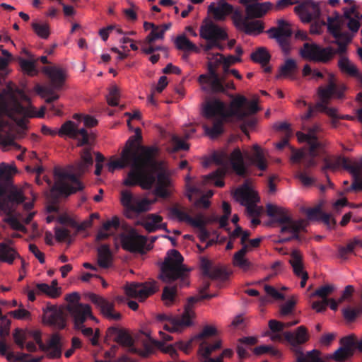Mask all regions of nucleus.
I'll return each instance as SVG.
<instances>
[{
	"instance_id": "nucleus-1",
	"label": "nucleus",
	"mask_w": 362,
	"mask_h": 362,
	"mask_svg": "<svg viewBox=\"0 0 362 362\" xmlns=\"http://www.w3.org/2000/svg\"><path fill=\"white\" fill-rule=\"evenodd\" d=\"M257 100L247 101L243 95H238L232 100L229 109L226 110V105L218 99L207 101L203 106L202 115L206 119L218 116L217 119H228L234 117L238 121L242 122L240 128L247 134V128H252L256 123L254 118H247L259 111Z\"/></svg>"
},
{
	"instance_id": "nucleus-2",
	"label": "nucleus",
	"mask_w": 362,
	"mask_h": 362,
	"mask_svg": "<svg viewBox=\"0 0 362 362\" xmlns=\"http://www.w3.org/2000/svg\"><path fill=\"white\" fill-rule=\"evenodd\" d=\"M93 163V158L90 148H84L80 160L74 165L66 168H55L54 175L55 182L50 189L51 197L57 200L60 195L68 197L81 191L84 188L83 184L78 179V177L86 173Z\"/></svg>"
},
{
	"instance_id": "nucleus-3",
	"label": "nucleus",
	"mask_w": 362,
	"mask_h": 362,
	"mask_svg": "<svg viewBox=\"0 0 362 362\" xmlns=\"http://www.w3.org/2000/svg\"><path fill=\"white\" fill-rule=\"evenodd\" d=\"M254 152L249 153H245L243 155L239 148H235L228 156L226 153H221L216 156L214 160L217 164L223 165L211 173L203 177V184H208L216 179L223 177L227 171L228 163L231 165L232 169L239 176H244L247 173V166L244 158L247 160L250 165L256 166L260 170H265L267 168V163L264 158L262 149L259 145L255 144L252 146Z\"/></svg>"
},
{
	"instance_id": "nucleus-4",
	"label": "nucleus",
	"mask_w": 362,
	"mask_h": 362,
	"mask_svg": "<svg viewBox=\"0 0 362 362\" xmlns=\"http://www.w3.org/2000/svg\"><path fill=\"white\" fill-rule=\"evenodd\" d=\"M184 258L177 250H170L160 265L159 279L166 284L175 281V286H168L163 288L162 300L167 306H170L175 300L177 287L182 288L189 285L188 276L189 269L183 264Z\"/></svg>"
},
{
	"instance_id": "nucleus-5",
	"label": "nucleus",
	"mask_w": 362,
	"mask_h": 362,
	"mask_svg": "<svg viewBox=\"0 0 362 362\" xmlns=\"http://www.w3.org/2000/svg\"><path fill=\"white\" fill-rule=\"evenodd\" d=\"M16 94L21 98H25L23 90L16 87L13 83L8 82L0 93V117L6 115L15 121L18 127L24 128L27 119L34 115L19 103Z\"/></svg>"
},
{
	"instance_id": "nucleus-6",
	"label": "nucleus",
	"mask_w": 362,
	"mask_h": 362,
	"mask_svg": "<svg viewBox=\"0 0 362 362\" xmlns=\"http://www.w3.org/2000/svg\"><path fill=\"white\" fill-rule=\"evenodd\" d=\"M137 161L131 159H124L122 152L119 159L110 161L107 164L108 170L113 173L116 169H122L129 166L131 170L124 180L123 184L126 186L139 185L144 189H150L156 182L154 173L141 165Z\"/></svg>"
},
{
	"instance_id": "nucleus-7",
	"label": "nucleus",
	"mask_w": 362,
	"mask_h": 362,
	"mask_svg": "<svg viewBox=\"0 0 362 362\" xmlns=\"http://www.w3.org/2000/svg\"><path fill=\"white\" fill-rule=\"evenodd\" d=\"M142 136L139 128L135 129V134L129 138L122 150V157L137 161L154 173L157 167L156 160L158 149L155 146H146L139 144Z\"/></svg>"
},
{
	"instance_id": "nucleus-8",
	"label": "nucleus",
	"mask_w": 362,
	"mask_h": 362,
	"mask_svg": "<svg viewBox=\"0 0 362 362\" xmlns=\"http://www.w3.org/2000/svg\"><path fill=\"white\" fill-rule=\"evenodd\" d=\"M208 73L202 74L198 81L202 84V89L206 92L214 93H226L227 90H234L235 86L233 81L224 83V76H219L216 69L224 62V56L220 53L208 54Z\"/></svg>"
},
{
	"instance_id": "nucleus-9",
	"label": "nucleus",
	"mask_w": 362,
	"mask_h": 362,
	"mask_svg": "<svg viewBox=\"0 0 362 362\" xmlns=\"http://www.w3.org/2000/svg\"><path fill=\"white\" fill-rule=\"evenodd\" d=\"M325 165L322 167L321 170L325 174L327 179L329 187H333V183L330 181L329 176L326 173L327 170L336 171L340 168L347 170L354 177V181L349 188V191H362V158L358 161L351 163L349 158L337 156L323 159Z\"/></svg>"
},
{
	"instance_id": "nucleus-10",
	"label": "nucleus",
	"mask_w": 362,
	"mask_h": 362,
	"mask_svg": "<svg viewBox=\"0 0 362 362\" xmlns=\"http://www.w3.org/2000/svg\"><path fill=\"white\" fill-rule=\"evenodd\" d=\"M326 81L327 85L321 86L317 89V95L320 101L314 107V110L316 109L325 113L327 110V104L329 100L332 98H343L347 88L346 84L339 82L336 76L332 73H328Z\"/></svg>"
},
{
	"instance_id": "nucleus-11",
	"label": "nucleus",
	"mask_w": 362,
	"mask_h": 362,
	"mask_svg": "<svg viewBox=\"0 0 362 362\" xmlns=\"http://www.w3.org/2000/svg\"><path fill=\"white\" fill-rule=\"evenodd\" d=\"M140 340L142 341L144 349L132 348L131 353L136 354L146 358L154 353L155 347H157L162 352L169 354L173 359H175L178 357V353L177 350L175 349L173 345H165L162 341H151L148 338V336L144 334L141 337Z\"/></svg>"
},
{
	"instance_id": "nucleus-12",
	"label": "nucleus",
	"mask_w": 362,
	"mask_h": 362,
	"mask_svg": "<svg viewBox=\"0 0 362 362\" xmlns=\"http://www.w3.org/2000/svg\"><path fill=\"white\" fill-rule=\"evenodd\" d=\"M121 203L125 208V215L128 218L132 217V213H142L150 209L153 203L148 199L135 197L128 190H123L121 193Z\"/></svg>"
},
{
	"instance_id": "nucleus-13",
	"label": "nucleus",
	"mask_w": 362,
	"mask_h": 362,
	"mask_svg": "<svg viewBox=\"0 0 362 362\" xmlns=\"http://www.w3.org/2000/svg\"><path fill=\"white\" fill-rule=\"evenodd\" d=\"M58 135L61 137L68 136L69 138L78 140V146L88 144L93 136L88 133L84 128H78V125L73 121L68 120L64 122L58 129Z\"/></svg>"
},
{
	"instance_id": "nucleus-14",
	"label": "nucleus",
	"mask_w": 362,
	"mask_h": 362,
	"mask_svg": "<svg viewBox=\"0 0 362 362\" xmlns=\"http://www.w3.org/2000/svg\"><path fill=\"white\" fill-rule=\"evenodd\" d=\"M252 18L243 16L239 9H236L232 16L233 23L238 30L247 35H257L263 32L264 24L259 20L248 21L249 19Z\"/></svg>"
},
{
	"instance_id": "nucleus-15",
	"label": "nucleus",
	"mask_w": 362,
	"mask_h": 362,
	"mask_svg": "<svg viewBox=\"0 0 362 362\" xmlns=\"http://www.w3.org/2000/svg\"><path fill=\"white\" fill-rule=\"evenodd\" d=\"M331 47H321L315 43H305L300 50V56L310 61L326 63L332 59Z\"/></svg>"
},
{
	"instance_id": "nucleus-16",
	"label": "nucleus",
	"mask_w": 362,
	"mask_h": 362,
	"mask_svg": "<svg viewBox=\"0 0 362 362\" xmlns=\"http://www.w3.org/2000/svg\"><path fill=\"white\" fill-rule=\"evenodd\" d=\"M120 241L124 250L130 252L144 253L147 239L139 235L135 229H131L127 233L120 235Z\"/></svg>"
},
{
	"instance_id": "nucleus-17",
	"label": "nucleus",
	"mask_w": 362,
	"mask_h": 362,
	"mask_svg": "<svg viewBox=\"0 0 362 362\" xmlns=\"http://www.w3.org/2000/svg\"><path fill=\"white\" fill-rule=\"evenodd\" d=\"M88 296V299L95 305L104 317L114 321H119L122 319V315L119 312L115 310L113 302L93 293H89Z\"/></svg>"
},
{
	"instance_id": "nucleus-18",
	"label": "nucleus",
	"mask_w": 362,
	"mask_h": 362,
	"mask_svg": "<svg viewBox=\"0 0 362 362\" xmlns=\"http://www.w3.org/2000/svg\"><path fill=\"white\" fill-rule=\"evenodd\" d=\"M144 333L136 334L132 336L127 330L119 329L116 327H110L107 330V336L112 337L113 340L119 345L128 348L131 353V349L135 348L134 344L139 341Z\"/></svg>"
},
{
	"instance_id": "nucleus-19",
	"label": "nucleus",
	"mask_w": 362,
	"mask_h": 362,
	"mask_svg": "<svg viewBox=\"0 0 362 362\" xmlns=\"http://www.w3.org/2000/svg\"><path fill=\"white\" fill-rule=\"evenodd\" d=\"M294 11L304 23L318 19L321 15L319 3L313 0L303 1L294 8Z\"/></svg>"
},
{
	"instance_id": "nucleus-20",
	"label": "nucleus",
	"mask_w": 362,
	"mask_h": 362,
	"mask_svg": "<svg viewBox=\"0 0 362 362\" xmlns=\"http://www.w3.org/2000/svg\"><path fill=\"white\" fill-rule=\"evenodd\" d=\"M125 293L131 298L143 300L157 291L155 283H132L124 288Z\"/></svg>"
},
{
	"instance_id": "nucleus-21",
	"label": "nucleus",
	"mask_w": 362,
	"mask_h": 362,
	"mask_svg": "<svg viewBox=\"0 0 362 362\" xmlns=\"http://www.w3.org/2000/svg\"><path fill=\"white\" fill-rule=\"evenodd\" d=\"M307 133L297 132L296 136L300 142H307L310 146V153L313 156H317V150L323 148V144L317 140V133L321 131L319 124H315L307 129Z\"/></svg>"
},
{
	"instance_id": "nucleus-22",
	"label": "nucleus",
	"mask_w": 362,
	"mask_h": 362,
	"mask_svg": "<svg viewBox=\"0 0 362 362\" xmlns=\"http://www.w3.org/2000/svg\"><path fill=\"white\" fill-rule=\"evenodd\" d=\"M73 313L76 315H78L79 310L73 308ZM90 317L89 315H76V318H74V327L76 329L81 332L82 334L88 339L93 346H97L98 344V338L100 337V330L96 329L95 332L90 327H86L83 323L86 319Z\"/></svg>"
},
{
	"instance_id": "nucleus-23",
	"label": "nucleus",
	"mask_w": 362,
	"mask_h": 362,
	"mask_svg": "<svg viewBox=\"0 0 362 362\" xmlns=\"http://www.w3.org/2000/svg\"><path fill=\"white\" fill-rule=\"evenodd\" d=\"M274 218V222L282 225L280 228L281 233H286L289 229L296 230L299 228H303V224L308 223L303 218L293 220L288 214V211L283 207L281 209L280 214H276Z\"/></svg>"
},
{
	"instance_id": "nucleus-24",
	"label": "nucleus",
	"mask_w": 362,
	"mask_h": 362,
	"mask_svg": "<svg viewBox=\"0 0 362 362\" xmlns=\"http://www.w3.org/2000/svg\"><path fill=\"white\" fill-rule=\"evenodd\" d=\"M24 201L25 197L21 191H11L6 197L0 198V211L11 215L16 211V206Z\"/></svg>"
},
{
	"instance_id": "nucleus-25",
	"label": "nucleus",
	"mask_w": 362,
	"mask_h": 362,
	"mask_svg": "<svg viewBox=\"0 0 362 362\" xmlns=\"http://www.w3.org/2000/svg\"><path fill=\"white\" fill-rule=\"evenodd\" d=\"M66 300L68 301L66 309L74 318L76 317V315L73 313V308L79 310L78 316L82 315H89L90 318L96 320V318L92 315L91 308L88 304H83L79 303L80 296L77 292H73L66 296Z\"/></svg>"
},
{
	"instance_id": "nucleus-26",
	"label": "nucleus",
	"mask_w": 362,
	"mask_h": 362,
	"mask_svg": "<svg viewBox=\"0 0 362 362\" xmlns=\"http://www.w3.org/2000/svg\"><path fill=\"white\" fill-rule=\"evenodd\" d=\"M44 321L45 323L59 329L66 327L64 311L55 305L49 306L45 310Z\"/></svg>"
},
{
	"instance_id": "nucleus-27",
	"label": "nucleus",
	"mask_w": 362,
	"mask_h": 362,
	"mask_svg": "<svg viewBox=\"0 0 362 362\" xmlns=\"http://www.w3.org/2000/svg\"><path fill=\"white\" fill-rule=\"evenodd\" d=\"M235 11L233 6L225 0H219L217 3L212 2L208 7V12L217 21H224L229 14L233 16Z\"/></svg>"
},
{
	"instance_id": "nucleus-28",
	"label": "nucleus",
	"mask_w": 362,
	"mask_h": 362,
	"mask_svg": "<svg viewBox=\"0 0 362 362\" xmlns=\"http://www.w3.org/2000/svg\"><path fill=\"white\" fill-rule=\"evenodd\" d=\"M269 37L276 40L285 54L290 51L288 39L292 35L291 30L288 28H271L267 30Z\"/></svg>"
},
{
	"instance_id": "nucleus-29",
	"label": "nucleus",
	"mask_w": 362,
	"mask_h": 362,
	"mask_svg": "<svg viewBox=\"0 0 362 362\" xmlns=\"http://www.w3.org/2000/svg\"><path fill=\"white\" fill-rule=\"evenodd\" d=\"M200 37L205 40H221L228 37L227 33L212 21L206 23L200 28Z\"/></svg>"
},
{
	"instance_id": "nucleus-30",
	"label": "nucleus",
	"mask_w": 362,
	"mask_h": 362,
	"mask_svg": "<svg viewBox=\"0 0 362 362\" xmlns=\"http://www.w3.org/2000/svg\"><path fill=\"white\" fill-rule=\"evenodd\" d=\"M284 337L293 346L292 350L296 354L295 349L300 348L302 350L299 345L308 340V330L305 327L300 326L293 332H284Z\"/></svg>"
},
{
	"instance_id": "nucleus-31",
	"label": "nucleus",
	"mask_w": 362,
	"mask_h": 362,
	"mask_svg": "<svg viewBox=\"0 0 362 362\" xmlns=\"http://www.w3.org/2000/svg\"><path fill=\"white\" fill-rule=\"evenodd\" d=\"M42 71L48 76L52 86L59 90L63 86L65 78L66 71L64 69L57 66H45Z\"/></svg>"
},
{
	"instance_id": "nucleus-32",
	"label": "nucleus",
	"mask_w": 362,
	"mask_h": 362,
	"mask_svg": "<svg viewBox=\"0 0 362 362\" xmlns=\"http://www.w3.org/2000/svg\"><path fill=\"white\" fill-rule=\"evenodd\" d=\"M234 196L236 200L243 206H247L259 202V198L255 192L247 185L242 188L237 189L235 192Z\"/></svg>"
},
{
	"instance_id": "nucleus-33",
	"label": "nucleus",
	"mask_w": 362,
	"mask_h": 362,
	"mask_svg": "<svg viewBox=\"0 0 362 362\" xmlns=\"http://www.w3.org/2000/svg\"><path fill=\"white\" fill-rule=\"evenodd\" d=\"M42 351H46L47 356L50 358H57L62 356L61 337L58 333L51 336L50 339L45 344V349Z\"/></svg>"
},
{
	"instance_id": "nucleus-34",
	"label": "nucleus",
	"mask_w": 362,
	"mask_h": 362,
	"mask_svg": "<svg viewBox=\"0 0 362 362\" xmlns=\"http://www.w3.org/2000/svg\"><path fill=\"white\" fill-rule=\"evenodd\" d=\"M170 177L165 172H160L157 175V185L153 194L159 197L166 198L169 196L167 187L170 185Z\"/></svg>"
},
{
	"instance_id": "nucleus-35",
	"label": "nucleus",
	"mask_w": 362,
	"mask_h": 362,
	"mask_svg": "<svg viewBox=\"0 0 362 362\" xmlns=\"http://www.w3.org/2000/svg\"><path fill=\"white\" fill-rule=\"evenodd\" d=\"M112 262V255L107 245H102L98 248V264L103 269L109 268Z\"/></svg>"
},
{
	"instance_id": "nucleus-36",
	"label": "nucleus",
	"mask_w": 362,
	"mask_h": 362,
	"mask_svg": "<svg viewBox=\"0 0 362 362\" xmlns=\"http://www.w3.org/2000/svg\"><path fill=\"white\" fill-rule=\"evenodd\" d=\"M338 67L342 73L351 77L354 78L355 76H358V69L357 66L344 55L341 56L339 58L338 61Z\"/></svg>"
},
{
	"instance_id": "nucleus-37",
	"label": "nucleus",
	"mask_w": 362,
	"mask_h": 362,
	"mask_svg": "<svg viewBox=\"0 0 362 362\" xmlns=\"http://www.w3.org/2000/svg\"><path fill=\"white\" fill-rule=\"evenodd\" d=\"M16 258H21L19 254L8 244L0 243V261L11 264Z\"/></svg>"
},
{
	"instance_id": "nucleus-38",
	"label": "nucleus",
	"mask_w": 362,
	"mask_h": 362,
	"mask_svg": "<svg viewBox=\"0 0 362 362\" xmlns=\"http://www.w3.org/2000/svg\"><path fill=\"white\" fill-rule=\"evenodd\" d=\"M289 263L292 266L293 273L297 276H303L306 272L303 269V256L299 250H294L292 251Z\"/></svg>"
},
{
	"instance_id": "nucleus-39",
	"label": "nucleus",
	"mask_w": 362,
	"mask_h": 362,
	"mask_svg": "<svg viewBox=\"0 0 362 362\" xmlns=\"http://www.w3.org/2000/svg\"><path fill=\"white\" fill-rule=\"evenodd\" d=\"M162 221L163 218L160 216L151 214L146 216L141 225L148 233H153L160 229V223Z\"/></svg>"
},
{
	"instance_id": "nucleus-40",
	"label": "nucleus",
	"mask_w": 362,
	"mask_h": 362,
	"mask_svg": "<svg viewBox=\"0 0 362 362\" xmlns=\"http://www.w3.org/2000/svg\"><path fill=\"white\" fill-rule=\"evenodd\" d=\"M227 119H215L214 121L213 127H209L206 125H204L206 135L214 139L218 137L223 132V123Z\"/></svg>"
},
{
	"instance_id": "nucleus-41",
	"label": "nucleus",
	"mask_w": 362,
	"mask_h": 362,
	"mask_svg": "<svg viewBox=\"0 0 362 362\" xmlns=\"http://www.w3.org/2000/svg\"><path fill=\"white\" fill-rule=\"evenodd\" d=\"M250 58L254 62L259 63L264 66L269 63L271 55L265 47H260L251 54Z\"/></svg>"
},
{
	"instance_id": "nucleus-42",
	"label": "nucleus",
	"mask_w": 362,
	"mask_h": 362,
	"mask_svg": "<svg viewBox=\"0 0 362 362\" xmlns=\"http://www.w3.org/2000/svg\"><path fill=\"white\" fill-rule=\"evenodd\" d=\"M202 300L201 296H192L188 298L187 304L185 305V310L182 315L184 316V318H186V321L184 322L185 324L192 325V318L194 316V312L193 310V305L197 302Z\"/></svg>"
},
{
	"instance_id": "nucleus-43",
	"label": "nucleus",
	"mask_w": 362,
	"mask_h": 362,
	"mask_svg": "<svg viewBox=\"0 0 362 362\" xmlns=\"http://www.w3.org/2000/svg\"><path fill=\"white\" fill-rule=\"evenodd\" d=\"M37 294H45L49 298H57L62 293V288H51L49 284L40 283L36 284Z\"/></svg>"
},
{
	"instance_id": "nucleus-44",
	"label": "nucleus",
	"mask_w": 362,
	"mask_h": 362,
	"mask_svg": "<svg viewBox=\"0 0 362 362\" xmlns=\"http://www.w3.org/2000/svg\"><path fill=\"white\" fill-rule=\"evenodd\" d=\"M298 69L296 62L293 59H287L279 67V73L276 78L287 77L294 73Z\"/></svg>"
},
{
	"instance_id": "nucleus-45",
	"label": "nucleus",
	"mask_w": 362,
	"mask_h": 362,
	"mask_svg": "<svg viewBox=\"0 0 362 362\" xmlns=\"http://www.w3.org/2000/svg\"><path fill=\"white\" fill-rule=\"evenodd\" d=\"M329 33L336 39L340 40L344 43L349 44L351 42L354 35L350 32L338 30V27L330 25L329 28Z\"/></svg>"
},
{
	"instance_id": "nucleus-46",
	"label": "nucleus",
	"mask_w": 362,
	"mask_h": 362,
	"mask_svg": "<svg viewBox=\"0 0 362 362\" xmlns=\"http://www.w3.org/2000/svg\"><path fill=\"white\" fill-rule=\"evenodd\" d=\"M186 321V318H184L183 315L177 316L176 317L170 319V325H165L163 326L164 329L170 332H180V328L182 327H188L191 325L185 324L184 322Z\"/></svg>"
},
{
	"instance_id": "nucleus-47",
	"label": "nucleus",
	"mask_w": 362,
	"mask_h": 362,
	"mask_svg": "<svg viewBox=\"0 0 362 362\" xmlns=\"http://www.w3.org/2000/svg\"><path fill=\"white\" fill-rule=\"evenodd\" d=\"M206 342L203 341L199 346V354L202 356V357L204 359H207L210 358V355L211 353L221 348V341H216L214 344L206 346Z\"/></svg>"
},
{
	"instance_id": "nucleus-48",
	"label": "nucleus",
	"mask_w": 362,
	"mask_h": 362,
	"mask_svg": "<svg viewBox=\"0 0 362 362\" xmlns=\"http://www.w3.org/2000/svg\"><path fill=\"white\" fill-rule=\"evenodd\" d=\"M16 173L14 166L9 165L5 163H0V180L9 183L13 175Z\"/></svg>"
},
{
	"instance_id": "nucleus-49",
	"label": "nucleus",
	"mask_w": 362,
	"mask_h": 362,
	"mask_svg": "<svg viewBox=\"0 0 362 362\" xmlns=\"http://www.w3.org/2000/svg\"><path fill=\"white\" fill-rule=\"evenodd\" d=\"M358 341H356L355 336L351 334L346 337H344L340 339V344H341V348L346 350L352 355L354 354L355 349H358Z\"/></svg>"
},
{
	"instance_id": "nucleus-50",
	"label": "nucleus",
	"mask_w": 362,
	"mask_h": 362,
	"mask_svg": "<svg viewBox=\"0 0 362 362\" xmlns=\"http://www.w3.org/2000/svg\"><path fill=\"white\" fill-rule=\"evenodd\" d=\"M175 43L178 49L184 51L195 50L196 46L185 35H178Z\"/></svg>"
},
{
	"instance_id": "nucleus-51",
	"label": "nucleus",
	"mask_w": 362,
	"mask_h": 362,
	"mask_svg": "<svg viewBox=\"0 0 362 362\" xmlns=\"http://www.w3.org/2000/svg\"><path fill=\"white\" fill-rule=\"evenodd\" d=\"M120 98V90L116 85H112L109 88V93L106 95L107 103L110 106H117Z\"/></svg>"
},
{
	"instance_id": "nucleus-52",
	"label": "nucleus",
	"mask_w": 362,
	"mask_h": 362,
	"mask_svg": "<svg viewBox=\"0 0 362 362\" xmlns=\"http://www.w3.org/2000/svg\"><path fill=\"white\" fill-rule=\"evenodd\" d=\"M32 28L38 37L42 39H47L49 37L50 30L47 23H33Z\"/></svg>"
},
{
	"instance_id": "nucleus-53",
	"label": "nucleus",
	"mask_w": 362,
	"mask_h": 362,
	"mask_svg": "<svg viewBox=\"0 0 362 362\" xmlns=\"http://www.w3.org/2000/svg\"><path fill=\"white\" fill-rule=\"evenodd\" d=\"M169 216L171 218H177L179 221L187 223L190 216L185 210L178 206H173L169 209Z\"/></svg>"
},
{
	"instance_id": "nucleus-54",
	"label": "nucleus",
	"mask_w": 362,
	"mask_h": 362,
	"mask_svg": "<svg viewBox=\"0 0 362 362\" xmlns=\"http://www.w3.org/2000/svg\"><path fill=\"white\" fill-rule=\"evenodd\" d=\"M336 290V286L334 284L324 285L315 291L311 294L312 297L318 296L322 298V300L327 298V297L332 294Z\"/></svg>"
},
{
	"instance_id": "nucleus-55",
	"label": "nucleus",
	"mask_w": 362,
	"mask_h": 362,
	"mask_svg": "<svg viewBox=\"0 0 362 362\" xmlns=\"http://www.w3.org/2000/svg\"><path fill=\"white\" fill-rule=\"evenodd\" d=\"M164 35L160 32L159 25H157L152 29L149 34L146 37L143 44H153L156 40H163Z\"/></svg>"
},
{
	"instance_id": "nucleus-56",
	"label": "nucleus",
	"mask_w": 362,
	"mask_h": 362,
	"mask_svg": "<svg viewBox=\"0 0 362 362\" xmlns=\"http://www.w3.org/2000/svg\"><path fill=\"white\" fill-rule=\"evenodd\" d=\"M207 276L211 279L225 281L228 279V273L223 267H216L212 268Z\"/></svg>"
},
{
	"instance_id": "nucleus-57",
	"label": "nucleus",
	"mask_w": 362,
	"mask_h": 362,
	"mask_svg": "<svg viewBox=\"0 0 362 362\" xmlns=\"http://www.w3.org/2000/svg\"><path fill=\"white\" fill-rule=\"evenodd\" d=\"M233 263L235 267H239L243 271L248 270L251 267L250 262L245 258V256L235 255H233Z\"/></svg>"
},
{
	"instance_id": "nucleus-58",
	"label": "nucleus",
	"mask_w": 362,
	"mask_h": 362,
	"mask_svg": "<svg viewBox=\"0 0 362 362\" xmlns=\"http://www.w3.org/2000/svg\"><path fill=\"white\" fill-rule=\"evenodd\" d=\"M303 211L306 214L308 221H320L321 220V216L323 214L320 205L313 208L304 209Z\"/></svg>"
},
{
	"instance_id": "nucleus-59",
	"label": "nucleus",
	"mask_w": 362,
	"mask_h": 362,
	"mask_svg": "<svg viewBox=\"0 0 362 362\" xmlns=\"http://www.w3.org/2000/svg\"><path fill=\"white\" fill-rule=\"evenodd\" d=\"M346 24L345 18H344L341 16H339L338 13H334V16H328L327 18V29L330 25L337 26L338 30L341 31L343 25Z\"/></svg>"
},
{
	"instance_id": "nucleus-60",
	"label": "nucleus",
	"mask_w": 362,
	"mask_h": 362,
	"mask_svg": "<svg viewBox=\"0 0 362 362\" xmlns=\"http://www.w3.org/2000/svg\"><path fill=\"white\" fill-rule=\"evenodd\" d=\"M360 19L361 18L357 17L345 19L346 27L348 28L349 32L354 35L358 33L361 27V23L359 21Z\"/></svg>"
},
{
	"instance_id": "nucleus-61",
	"label": "nucleus",
	"mask_w": 362,
	"mask_h": 362,
	"mask_svg": "<svg viewBox=\"0 0 362 362\" xmlns=\"http://www.w3.org/2000/svg\"><path fill=\"white\" fill-rule=\"evenodd\" d=\"M187 223L199 229L205 227L207 224L206 218L202 214H198L194 218L189 217Z\"/></svg>"
},
{
	"instance_id": "nucleus-62",
	"label": "nucleus",
	"mask_w": 362,
	"mask_h": 362,
	"mask_svg": "<svg viewBox=\"0 0 362 362\" xmlns=\"http://www.w3.org/2000/svg\"><path fill=\"white\" fill-rule=\"evenodd\" d=\"M296 304V301L294 298V296H292L291 299L286 301L284 304H283L280 308V314L282 316L288 315L292 313L295 305Z\"/></svg>"
},
{
	"instance_id": "nucleus-63",
	"label": "nucleus",
	"mask_w": 362,
	"mask_h": 362,
	"mask_svg": "<svg viewBox=\"0 0 362 362\" xmlns=\"http://www.w3.org/2000/svg\"><path fill=\"white\" fill-rule=\"evenodd\" d=\"M20 65L28 74L33 76L37 74L35 62L27 59H21Z\"/></svg>"
},
{
	"instance_id": "nucleus-64",
	"label": "nucleus",
	"mask_w": 362,
	"mask_h": 362,
	"mask_svg": "<svg viewBox=\"0 0 362 362\" xmlns=\"http://www.w3.org/2000/svg\"><path fill=\"white\" fill-rule=\"evenodd\" d=\"M351 356H352L351 353L339 347L333 353L330 358L334 359L337 362H342Z\"/></svg>"
}]
</instances>
